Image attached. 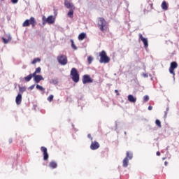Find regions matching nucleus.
<instances>
[{
	"label": "nucleus",
	"mask_w": 179,
	"mask_h": 179,
	"mask_svg": "<svg viewBox=\"0 0 179 179\" xmlns=\"http://www.w3.org/2000/svg\"><path fill=\"white\" fill-rule=\"evenodd\" d=\"M97 26L99 30L104 33L108 29V22L106 21V19H104V17H99Z\"/></svg>",
	"instance_id": "obj_1"
},
{
	"label": "nucleus",
	"mask_w": 179,
	"mask_h": 179,
	"mask_svg": "<svg viewBox=\"0 0 179 179\" xmlns=\"http://www.w3.org/2000/svg\"><path fill=\"white\" fill-rule=\"evenodd\" d=\"M99 62L100 64H108L110 62V57L107 56V53L106 51L102 50L101 52H99Z\"/></svg>",
	"instance_id": "obj_2"
},
{
	"label": "nucleus",
	"mask_w": 179,
	"mask_h": 179,
	"mask_svg": "<svg viewBox=\"0 0 179 179\" xmlns=\"http://www.w3.org/2000/svg\"><path fill=\"white\" fill-rule=\"evenodd\" d=\"M70 75L71 76V79L73 82L75 83H78L79 82L80 76L79 73H78V70L76 68H72Z\"/></svg>",
	"instance_id": "obj_3"
},
{
	"label": "nucleus",
	"mask_w": 179,
	"mask_h": 179,
	"mask_svg": "<svg viewBox=\"0 0 179 179\" xmlns=\"http://www.w3.org/2000/svg\"><path fill=\"white\" fill-rule=\"evenodd\" d=\"M30 24L32 26V27H34V26L37 24V21H36V18H34V17H31L29 20H26L22 23V27H29Z\"/></svg>",
	"instance_id": "obj_4"
},
{
	"label": "nucleus",
	"mask_w": 179,
	"mask_h": 179,
	"mask_svg": "<svg viewBox=\"0 0 179 179\" xmlns=\"http://www.w3.org/2000/svg\"><path fill=\"white\" fill-rule=\"evenodd\" d=\"M43 24H45V23H48V24H52L54 22H55V18L52 15L45 17V16H43L42 17Z\"/></svg>",
	"instance_id": "obj_5"
},
{
	"label": "nucleus",
	"mask_w": 179,
	"mask_h": 179,
	"mask_svg": "<svg viewBox=\"0 0 179 179\" xmlns=\"http://www.w3.org/2000/svg\"><path fill=\"white\" fill-rule=\"evenodd\" d=\"M57 61L60 65H66L68 64V57L64 55H62L57 57Z\"/></svg>",
	"instance_id": "obj_6"
},
{
	"label": "nucleus",
	"mask_w": 179,
	"mask_h": 179,
	"mask_svg": "<svg viewBox=\"0 0 179 179\" xmlns=\"http://www.w3.org/2000/svg\"><path fill=\"white\" fill-rule=\"evenodd\" d=\"M176 68H178V64H177V62H172L169 67V73L171 75H173V76H176L174 69H176Z\"/></svg>",
	"instance_id": "obj_7"
},
{
	"label": "nucleus",
	"mask_w": 179,
	"mask_h": 179,
	"mask_svg": "<svg viewBox=\"0 0 179 179\" xmlns=\"http://www.w3.org/2000/svg\"><path fill=\"white\" fill-rule=\"evenodd\" d=\"M83 83L84 85H86V83H93V79L87 74L84 75L83 76Z\"/></svg>",
	"instance_id": "obj_8"
},
{
	"label": "nucleus",
	"mask_w": 179,
	"mask_h": 179,
	"mask_svg": "<svg viewBox=\"0 0 179 179\" xmlns=\"http://www.w3.org/2000/svg\"><path fill=\"white\" fill-rule=\"evenodd\" d=\"M138 37H139L140 40H141L142 42L143 43L145 48H148L149 47L148 38H144L143 36L142 35V34H139Z\"/></svg>",
	"instance_id": "obj_9"
},
{
	"label": "nucleus",
	"mask_w": 179,
	"mask_h": 179,
	"mask_svg": "<svg viewBox=\"0 0 179 179\" xmlns=\"http://www.w3.org/2000/svg\"><path fill=\"white\" fill-rule=\"evenodd\" d=\"M41 152H43V160H48L49 155H48V152L47 151V148L42 146L41 148Z\"/></svg>",
	"instance_id": "obj_10"
},
{
	"label": "nucleus",
	"mask_w": 179,
	"mask_h": 179,
	"mask_svg": "<svg viewBox=\"0 0 179 179\" xmlns=\"http://www.w3.org/2000/svg\"><path fill=\"white\" fill-rule=\"evenodd\" d=\"M100 148V144L97 141H92L90 145V149L92 150H97Z\"/></svg>",
	"instance_id": "obj_11"
},
{
	"label": "nucleus",
	"mask_w": 179,
	"mask_h": 179,
	"mask_svg": "<svg viewBox=\"0 0 179 179\" xmlns=\"http://www.w3.org/2000/svg\"><path fill=\"white\" fill-rule=\"evenodd\" d=\"M64 6L67 9H76L75 6H73V3L69 2L68 0L64 1Z\"/></svg>",
	"instance_id": "obj_12"
},
{
	"label": "nucleus",
	"mask_w": 179,
	"mask_h": 179,
	"mask_svg": "<svg viewBox=\"0 0 179 179\" xmlns=\"http://www.w3.org/2000/svg\"><path fill=\"white\" fill-rule=\"evenodd\" d=\"M34 80L36 83H40L41 80H44V78H43V76L41 75H37L36 76H35V78H34Z\"/></svg>",
	"instance_id": "obj_13"
},
{
	"label": "nucleus",
	"mask_w": 179,
	"mask_h": 179,
	"mask_svg": "<svg viewBox=\"0 0 179 179\" xmlns=\"http://www.w3.org/2000/svg\"><path fill=\"white\" fill-rule=\"evenodd\" d=\"M15 103L17 106L22 103V94H18L15 98Z\"/></svg>",
	"instance_id": "obj_14"
},
{
	"label": "nucleus",
	"mask_w": 179,
	"mask_h": 179,
	"mask_svg": "<svg viewBox=\"0 0 179 179\" xmlns=\"http://www.w3.org/2000/svg\"><path fill=\"white\" fill-rule=\"evenodd\" d=\"M128 100L130 101V103H136V98L133 96V95L130 94L127 96Z\"/></svg>",
	"instance_id": "obj_15"
},
{
	"label": "nucleus",
	"mask_w": 179,
	"mask_h": 179,
	"mask_svg": "<svg viewBox=\"0 0 179 179\" xmlns=\"http://www.w3.org/2000/svg\"><path fill=\"white\" fill-rule=\"evenodd\" d=\"M57 162L55 161H52L49 164V167H50V169H57Z\"/></svg>",
	"instance_id": "obj_16"
},
{
	"label": "nucleus",
	"mask_w": 179,
	"mask_h": 179,
	"mask_svg": "<svg viewBox=\"0 0 179 179\" xmlns=\"http://www.w3.org/2000/svg\"><path fill=\"white\" fill-rule=\"evenodd\" d=\"M161 8L164 10H167V9H169V6H167V2H166V1H164L161 5Z\"/></svg>",
	"instance_id": "obj_17"
},
{
	"label": "nucleus",
	"mask_w": 179,
	"mask_h": 179,
	"mask_svg": "<svg viewBox=\"0 0 179 179\" xmlns=\"http://www.w3.org/2000/svg\"><path fill=\"white\" fill-rule=\"evenodd\" d=\"M85 38H86V33H81L79 34L78 36V40H80V41H82L83 40H85Z\"/></svg>",
	"instance_id": "obj_18"
},
{
	"label": "nucleus",
	"mask_w": 179,
	"mask_h": 179,
	"mask_svg": "<svg viewBox=\"0 0 179 179\" xmlns=\"http://www.w3.org/2000/svg\"><path fill=\"white\" fill-rule=\"evenodd\" d=\"M128 163H129V159L125 157L123 159V167H128Z\"/></svg>",
	"instance_id": "obj_19"
},
{
	"label": "nucleus",
	"mask_w": 179,
	"mask_h": 179,
	"mask_svg": "<svg viewBox=\"0 0 179 179\" xmlns=\"http://www.w3.org/2000/svg\"><path fill=\"white\" fill-rule=\"evenodd\" d=\"M132 157H133L132 152L127 151L126 153V158L129 159V160H131L132 159Z\"/></svg>",
	"instance_id": "obj_20"
},
{
	"label": "nucleus",
	"mask_w": 179,
	"mask_h": 179,
	"mask_svg": "<svg viewBox=\"0 0 179 179\" xmlns=\"http://www.w3.org/2000/svg\"><path fill=\"white\" fill-rule=\"evenodd\" d=\"M74 10H75V9H71L67 14L69 17H71V19H73V11Z\"/></svg>",
	"instance_id": "obj_21"
},
{
	"label": "nucleus",
	"mask_w": 179,
	"mask_h": 179,
	"mask_svg": "<svg viewBox=\"0 0 179 179\" xmlns=\"http://www.w3.org/2000/svg\"><path fill=\"white\" fill-rule=\"evenodd\" d=\"M41 61V58H35L34 59V60L31 62V64L33 65H34V64H37V62H40Z\"/></svg>",
	"instance_id": "obj_22"
},
{
	"label": "nucleus",
	"mask_w": 179,
	"mask_h": 179,
	"mask_svg": "<svg viewBox=\"0 0 179 179\" xmlns=\"http://www.w3.org/2000/svg\"><path fill=\"white\" fill-rule=\"evenodd\" d=\"M10 40H12V38L8 37V39L5 38H2V41H3L4 44H8V43H9V41H10Z\"/></svg>",
	"instance_id": "obj_23"
},
{
	"label": "nucleus",
	"mask_w": 179,
	"mask_h": 179,
	"mask_svg": "<svg viewBox=\"0 0 179 179\" xmlns=\"http://www.w3.org/2000/svg\"><path fill=\"white\" fill-rule=\"evenodd\" d=\"M32 78L33 77H31V75L29 74L27 76L24 77V80H25L26 82H30V80H31Z\"/></svg>",
	"instance_id": "obj_24"
},
{
	"label": "nucleus",
	"mask_w": 179,
	"mask_h": 179,
	"mask_svg": "<svg viewBox=\"0 0 179 179\" xmlns=\"http://www.w3.org/2000/svg\"><path fill=\"white\" fill-rule=\"evenodd\" d=\"M36 89L38 90H40L41 92H44V90H45V88L43 87V86L37 85H36Z\"/></svg>",
	"instance_id": "obj_25"
},
{
	"label": "nucleus",
	"mask_w": 179,
	"mask_h": 179,
	"mask_svg": "<svg viewBox=\"0 0 179 179\" xmlns=\"http://www.w3.org/2000/svg\"><path fill=\"white\" fill-rule=\"evenodd\" d=\"M71 47L73 50H78V48L76 47V45H75V42H73V40H71Z\"/></svg>",
	"instance_id": "obj_26"
},
{
	"label": "nucleus",
	"mask_w": 179,
	"mask_h": 179,
	"mask_svg": "<svg viewBox=\"0 0 179 179\" xmlns=\"http://www.w3.org/2000/svg\"><path fill=\"white\" fill-rule=\"evenodd\" d=\"M155 124L159 128H162V122H160V120H156Z\"/></svg>",
	"instance_id": "obj_27"
},
{
	"label": "nucleus",
	"mask_w": 179,
	"mask_h": 179,
	"mask_svg": "<svg viewBox=\"0 0 179 179\" xmlns=\"http://www.w3.org/2000/svg\"><path fill=\"white\" fill-rule=\"evenodd\" d=\"M52 100H54V95H50L48 97V101L51 103V101H52Z\"/></svg>",
	"instance_id": "obj_28"
},
{
	"label": "nucleus",
	"mask_w": 179,
	"mask_h": 179,
	"mask_svg": "<svg viewBox=\"0 0 179 179\" xmlns=\"http://www.w3.org/2000/svg\"><path fill=\"white\" fill-rule=\"evenodd\" d=\"M88 64H92L93 62V57L90 56L87 57Z\"/></svg>",
	"instance_id": "obj_29"
},
{
	"label": "nucleus",
	"mask_w": 179,
	"mask_h": 179,
	"mask_svg": "<svg viewBox=\"0 0 179 179\" xmlns=\"http://www.w3.org/2000/svg\"><path fill=\"white\" fill-rule=\"evenodd\" d=\"M20 93H23L24 92H26V87H20Z\"/></svg>",
	"instance_id": "obj_30"
},
{
	"label": "nucleus",
	"mask_w": 179,
	"mask_h": 179,
	"mask_svg": "<svg viewBox=\"0 0 179 179\" xmlns=\"http://www.w3.org/2000/svg\"><path fill=\"white\" fill-rule=\"evenodd\" d=\"M35 72H36V73H41V67L36 68Z\"/></svg>",
	"instance_id": "obj_31"
},
{
	"label": "nucleus",
	"mask_w": 179,
	"mask_h": 179,
	"mask_svg": "<svg viewBox=\"0 0 179 179\" xmlns=\"http://www.w3.org/2000/svg\"><path fill=\"white\" fill-rule=\"evenodd\" d=\"M144 101H149V96L145 95L143 96Z\"/></svg>",
	"instance_id": "obj_32"
},
{
	"label": "nucleus",
	"mask_w": 179,
	"mask_h": 179,
	"mask_svg": "<svg viewBox=\"0 0 179 179\" xmlns=\"http://www.w3.org/2000/svg\"><path fill=\"white\" fill-rule=\"evenodd\" d=\"M30 75H31V77L34 78H34H36V76H37V73H36V71H35V72H34L32 74L31 73Z\"/></svg>",
	"instance_id": "obj_33"
},
{
	"label": "nucleus",
	"mask_w": 179,
	"mask_h": 179,
	"mask_svg": "<svg viewBox=\"0 0 179 179\" xmlns=\"http://www.w3.org/2000/svg\"><path fill=\"white\" fill-rule=\"evenodd\" d=\"M12 3H17L19 2V0H11Z\"/></svg>",
	"instance_id": "obj_34"
},
{
	"label": "nucleus",
	"mask_w": 179,
	"mask_h": 179,
	"mask_svg": "<svg viewBox=\"0 0 179 179\" xmlns=\"http://www.w3.org/2000/svg\"><path fill=\"white\" fill-rule=\"evenodd\" d=\"M87 138H89V139H90L91 141H93V137H92L91 134H88Z\"/></svg>",
	"instance_id": "obj_35"
},
{
	"label": "nucleus",
	"mask_w": 179,
	"mask_h": 179,
	"mask_svg": "<svg viewBox=\"0 0 179 179\" xmlns=\"http://www.w3.org/2000/svg\"><path fill=\"white\" fill-rule=\"evenodd\" d=\"M143 78H148V73H143Z\"/></svg>",
	"instance_id": "obj_36"
},
{
	"label": "nucleus",
	"mask_w": 179,
	"mask_h": 179,
	"mask_svg": "<svg viewBox=\"0 0 179 179\" xmlns=\"http://www.w3.org/2000/svg\"><path fill=\"white\" fill-rule=\"evenodd\" d=\"M115 92L117 93V96H120V92H118V90H115Z\"/></svg>",
	"instance_id": "obj_37"
},
{
	"label": "nucleus",
	"mask_w": 179,
	"mask_h": 179,
	"mask_svg": "<svg viewBox=\"0 0 179 179\" xmlns=\"http://www.w3.org/2000/svg\"><path fill=\"white\" fill-rule=\"evenodd\" d=\"M153 107L152 106H148V110H152Z\"/></svg>",
	"instance_id": "obj_38"
},
{
	"label": "nucleus",
	"mask_w": 179,
	"mask_h": 179,
	"mask_svg": "<svg viewBox=\"0 0 179 179\" xmlns=\"http://www.w3.org/2000/svg\"><path fill=\"white\" fill-rule=\"evenodd\" d=\"M157 156H160V152H157Z\"/></svg>",
	"instance_id": "obj_39"
},
{
	"label": "nucleus",
	"mask_w": 179,
	"mask_h": 179,
	"mask_svg": "<svg viewBox=\"0 0 179 179\" xmlns=\"http://www.w3.org/2000/svg\"><path fill=\"white\" fill-rule=\"evenodd\" d=\"M167 164H169V162H167V161H166V162H164V165H165V166H167Z\"/></svg>",
	"instance_id": "obj_40"
},
{
	"label": "nucleus",
	"mask_w": 179,
	"mask_h": 179,
	"mask_svg": "<svg viewBox=\"0 0 179 179\" xmlns=\"http://www.w3.org/2000/svg\"><path fill=\"white\" fill-rule=\"evenodd\" d=\"M150 5V7H151V9H153V3H151Z\"/></svg>",
	"instance_id": "obj_41"
},
{
	"label": "nucleus",
	"mask_w": 179,
	"mask_h": 179,
	"mask_svg": "<svg viewBox=\"0 0 179 179\" xmlns=\"http://www.w3.org/2000/svg\"><path fill=\"white\" fill-rule=\"evenodd\" d=\"M30 88L32 90V89H34V85H31V87H30Z\"/></svg>",
	"instance_id": "obj_42"
},
{
	"label": "nucleus",
	"mask_w": 179,
	"mask_h": 179,
	"mask_svg": "<svg viewBox=\"0 0 179 179\" xmlns=\"http://www.w3.org/2000/svg\"><path fill=\"white\" fill-rule=\"evenodd\" d=\"M162 159L165 160V159H166V158H163Z\"/></svg>",
	"instance_id": "obj_43"
},
{
	"label": "nucleus",
	"mask_w": 179,
	"mask_h": 179,
	"mask_svg": "<svg viewBox=\"0 0 179 179\" xmlns=\"http://www.w3.org/2000/svg\"><path fill=\"white\" fill-rule=\"evenodd\" d=\"M1 1H5V0H1Z\"/></svg>",
	"instance_id": "obj_44"
}]
</instances>
